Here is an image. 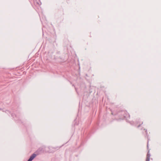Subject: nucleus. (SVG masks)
Returning <instances> with one entry per match:
<instances>
[{
    "mask_svg": "<svg viewBox=\"0 0 161 161\" xmlns=\"http://www.w3.org/2000/svg\"><path fill=\"white\" fill-rule=\"evenodd\" d=\"M6 111L8 112L9 113H10V112L9 110H6V111H5V112H6Z\"/></svg>",
    "mask_w": 161,
    "mask_h": 161,
    "instance_id": "7ed1b4c3",
    "label": "nucleus"
},
{
    "mask_svg": "<svg viewBox=\"0 0 161 161\" xmlns=\"http://www.w3.org/2000/svg\"><path fill=\"white\" fill-rule=\"evenodd\" d=\"M3 110V109H2V108H0V110Z\"/></svg>",
    "mask_w": 161,
    "mask_h": 161,
    "instance_id": "20e7f679",
    "label": "nucleus"
},
{
    "mask_svg": "<svg viewBox=\"0 0 161 161\" xmlns=\"http://www.w3.org/2000/svg\"><path fill=\"white\" fill-rule=\"evenodd\" d=\"M36 155L33 154L30 157L28 161H32V160L36 157Z\"/></svg>",
    "mask_w": 161,
    "mask_h": 161,
    "instance_id": "f257e3e1",
    "label": "nucleus"
},
{
    "mask_svg": "<svg viewBox=\"0 0 161 161\" xmlns=\"http://www.w3.org/2000/svg\"><path fill=\"white\" fill-rule=\"evenodd\" d=\"M150 156L149 154H147V158L146 161H149Z\"/></svg>",
    "mask_w": 161,
    "mask_h": 161,
    "instance_id": "f03ea898",
    "label": "nucleus"
}]
</instances>
